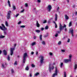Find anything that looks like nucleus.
Listing matches in <instances>:
<instances>
[{
	"mask_svg": "<svg viewBox=\"0 0 77 77\" xmlns=\"http://www.w3.org/2000/svg\"><path fill=\"white\" fill-rule=\"evenodd\" d=\"M27 56V53H24L23 54V58L26 59V57Z\"/></svg>",
	"mask_w": 77,
	"mask_h": 77,
	"instance_id": "obj_12",
	"label": "nucleus"
},
{
	"mask_svg": "<svg viewBox=\"0 0 77 77\" xmlns=\"http://www.w3.org/2000/svg\"><path fill=\"white\" fill-rule=\"evenodd\" d=\"M64 61L65 63H68L69 62H71V61L69 59L64 60Z\"/></svg>",
	"mask_w": 77,
	"mask_h": 77,
	"instance_id": "obj_10",
	"label": "nucleus"
},
{
	"mask_svg": "<svg viewBox=\"0 0 77 77\" xmlns=\"http://www.w3.org/2000/svg\"><path fill=\"white\" fill-rule=\"evenodd\" d=\"M41 43H42V44L43 45H45V42L44 41H42V42Z\"/></svg>",
	"mask_w": 77,
	"mask_h": 77,
	"instance_id": "obj_30",
	"label": "nucleus"
},
{
	"mask_svg": "<svg viewBox=\"0 0 77 77\" xmlns=\"http://www.w3.org/2000/svg\"><path fill=\"white\" fill-rule=\"evenodd\" d=\"M24 10L23 9L22 11H20V12H21V13H23V12H24Z\"/></svg>",
	"mask_w": 77,
	"mask_h": 77,
	"instance_id": "obj_49",
	"label": "nucleus"
},
{
	"mask_svg": "<svg viewBox=\"0 0 77 77\" xmlns=\"http://www.w3.org/2000/svg\"><path fill=\"white\" fill-rule=\"evenodd\" d=\"M62 66H63V63H60V67L62 68Z\"/></svg>",
	"mask_w": 77,
	"mask_h": 77,
	"instance_id": "obj_38",
	"label": "nucleus"
},
{
	"mask_svg": "<svg viewBox=\"0 0 77 77\" xmlns=\"http://www.w3.org/2000/svg\"><path fill=\"white\" fill-rule=\"evenodd\" d=\"M29 77H32V73H31L29 75Z\"/></svg>",
	"mask_w": 77,
	"mask_h": 77,
	"instance_id": "obj_44",
	"label": "nucleus"
},
{
	"mask_svg": "<svg viewBox=\"0 0 77 77\" xmlns=\"http://www.w3.org/2000/svg\"><path fill=\"white\" fill-rule=\"evenodd\" d=\"M44 28H41V30L42 31V30H44Z\"/></svg>",
	"mask_w": 77,
	"mask_h": 77,
	"instance_id": "obj_54",
	"label": "nucleus"
},
{
	"mask_svg": "<svg viewBox=\"0 0 77 77\" xmlns=\"http://www.w3.org/2000/svg\"><path fill=\"white\" fill-rule=\"evenodd\" d=\"M35 44L36 43L35 42H33L31 44V45L32 46H33V45H35Z\"/></svg>",
	"mask_w": 77,
	"mask_h": 77,
	"instance_id": "obj_25",
	"label": "nucleus"
},
{
	"mask_svg": "<svg viewBox=\"0 0 77 77\" xmlns=\"http://www.w3.org/2000/svg\"><path fill=\"white\" fill-rule=\"evenodd\" d=\"M25 70L26 71H29V66H27L25 69Z\"/></svg>",
	"mask_w": 77,
	"mask_h": 77,
	"instance_id": "obj_14",
	"label": "nucleus"
},
{
	"mask_svg": "<svg viewBox=\"0 0 77 77\" xmlns=\"http://www.w3.org/2000/svg\"><path fill=\"white\" fill-rule=\"evenodd\" d=\"M39 37H40V41H42V35H41L40 36H39Z\"/></svg>",
	"mask_w": 77,
	"mask_h": 77,
	"instance_id": "obj_31",
	"label": "nucleus"
},
{
	"mask_svg": "<svg viewBox=\"0 0 77 77\" xmlns=\"http://www.w3.org/2000/svg\"><path fill=\"white\" fill-rule=\"evenodd\" d=\"M70 77H73V76H72V75H70Z\"/></svg>",
	"mask_w": 77,
	"mask_h": 77,
	"instance_id": "obj_64",
	"label": "nucleus"
},
{
	"mask_svg": "<svg viewBox=\"0 0 77 77\" xmlns=\"http://www.w3.org/2000/svg\"><path fill=\"white\" fill-rule=\"evenodd\" d=\"M11 11H8V14L7 16V18L9 19L11 18Z\"/></svg>",
	"mask_w": 77,
	"mask_h": 77,
	"instance_id": "obj_6",
	"label": "nucleus"
},
{
	"mask_svg": "<svg viewBox=\"0 0 77 77\" xmlns=\"http://www.w3.org/2000/svg\"><path fill=\"white\" fill-rule=\"evenodd\" d=\"M72 55L70 54L69 56V60L70 61L71 60V58L72 57Z\"/></svg>",
	"mask_w": 77,
	"mask_h": 77,
	"instance_id": "obj_16",
	"label": "nucleus"
},
{
	"mask_svg": "<svg viewBox=\"0 0 77 77\" xmlns=\"http://www.w3.org/2000/svg\"><path fill=\"white\" fill-rule=\"evenodd\" d=\"M7 59L8 60H9V61L10 60V56H9V55H8V57H7Z\"/></svg>",
	"mask_w": 77,
	"mask_h": 77,
	"instance_id": "obj_32",
	"label": "nucleus"
},
{
	"mask_svg": "<svg viewBox=\"0 0 77 77\" xmlns=\"http://www.w3.org/2000/svg\"><path fill=\"white\" fill-rule=\"evenodd\" d=\"M31 66L32 68H34V67H35V65H34V64H32L31 65Z\"/></svg>",
	"mask_w": 77,
	"mask_h": 77,
	"instance_id": "obj_39",
	"label": "nucleus"
},
{
	"mask_svg": "<svg viewBox=\"0 0 77 77\" xmlns=\"http://www.w3.org/2000/svg\"><path fill=\"white\" fill-rule=\"evenodd\" d=\"M34 39H36V36H34Z\"/></svg>",
	"mask_w": 77,
	"mask_h": 77,
	"instance_id": "obj_56",
	"label": "nucleus"
},
{
	"mask_svg": "<svg viewBox=\"0 0 77 77\" xmlns=\"http://www.w3.org/2000/svg\"><path fill=\"white\" fill-rule=\"evenodd\" d=\"M21 23V21H20L19 22H18L17 24H20Z\"/></svg>",
	"mask_w": 77,
	"mask_h": 77,
	"instance_id": "obj_47",
	"label": "nucleus"
},
{
	"mask_svg": "<svg viewBox=\"0 0 77 77\" xmlns=\"http://www.w3.org/2000/svg\"><path fill=\"white\" fill-rule=\"evenodd\" d=\"M47 9L48 12H50L51 9V6L50 5H48L47 7Z\"/></svg>",
	"mask_w": 77,
	"mask_h": 77,
	"instance_id": "obj_7",
	"label": "nucleus"
},
{
	"mask_svg": "<svg viewBox=\"0 0 77 77\" xmlns=\"http://www.w3.org/2000/svg\"><path fill=\"white\" fill-rule=\"evenodd\" d=\"M36 25L37 27H40V25L38 23V21H36Z\"/></svg>",
	"mask_w": 77,
	"mask_h": 77,
	"instance_id": "obj_11",
	"label": "nucleus"
},
{
	"mask_svg": "<svg viewBox=\"0 0 77 77\" xmlns=\"http://www.w3.org/2000/svg\"><path fill=\"white\" fill-rule=\"evenodd\" d=\"M25 7H28V4L26 3L25 4Z\"/></svg>",
	"mask_w": 77,
	"mask_h": 77,
	"instance_id": "obj_42",
	"label": "nucleus"
},
{
	"mask_svg": "<svg viewBox=\"0 0 77 77\" xmlns=\"http://www.w3.org/2000/svg\"><path fill=\"white\" fill-rule=\"evenodd\" d=\"M64 77H66V72H64Z\"/></svg>",
	"mask_w": 77,
	"mask_h": 77,
	"instance_id": "obj_35",
	"label": "nucleus"
},
{
	"mask_svg": "<svg viewBox=\"0 0 77 77\" xmlns=\"http://www.w3.org/2000/svg\"><path fill=\"white\" fill-rule=\"evenodd\" d=\"M3 31H4V35H6L7 34V32H6V31H5V30H3Z\"/></svg>",
	"mask_w": 77,
	"mask_h": 77,
	"instance_id": "obj_34",
	"label": "nucleus"
},
{
	"mask_svg": "<svg viewBox=\"0 0 77 77\" xmlns=\"http://www.w3.org/2000/svg\"><path fill=\"white\" fill-rule=\"evenodd\" d=\"M5 24L6 26H7V27H8V26H9V25H8V22H7V21H5Z\"/></svg>",
	"mask_w": 77,
	"mask_h": 77,
	"instance_id": "obj_22",
	"label": "nucleus"
},
{
	"mask_svg": "<svg viewBox=\"0 0 77 77\" xmlns=\"http://www.w3.org/2000/svg\"><path fill=\"white\" fill-rule=\"evenodd\" d=\"M66 25L64 24V26H62V25H61V23H60V26L59 27V29L60 30V31H57V33H61V31H62V30H63L64 29V28L65 27V28H66Z\"/></svg>",
	"mask_w": 77,
	"mask_h": 77,
	"instance_id": "obj_1",
	"label": "nucleus"
},
{
	"mask_svg": "<svg viewBox=\"0 0 77 77\" xmlns=\"http://www.w3.org/2000/svg\"><path fill=\"white\" fill-rule=\"evenodd\" d=\"M48 33H47L46 35H45L44 36V37L45 38H47V37H48Z\"/></svg>",
	"mask_w": 77,
	"mask_h": 77,
	"instance_id": "obj_24",
	"label": "nucleus"
},
{
	"mask_svg": "<svg viewBox=\"0 0 77 77\" xmlns=\"http://www.w3.org/2000/svg\"><path fill=\"white\" fill-rule=\"evenodd\" d=\"M50 55H51H51H52V53H50Z\"/></svg>",
	"mask_w": 77,
	"mask_h": 77,
	"instance_id": "obj_60",
	"label": "nucleus"
},
{
	"mask_svg": "<svg viewBox=\"0 0 77 77\" xmlns=\"http://www.w3.org/2000/svg\"><path fill=\"white\" fill-rule=\"evenodd\" d=\"M77 65L76 64H75V65L74 69H75V70L76 69H77Z\"/></svg>",
	"mask_w": 77,
	"mask_h": 77,
	"instance_id": "obj_23",
	"label": "nucleus"
},
{
	"mask_svg": "<svg viewBox=\"0 0 77 77\" xmlns=\"http://www.w3.org/2000/svg\"><path fill=\"white\" fill-rule=\"evenodd\" d=\"M14 65H17V62L15 61L14 63Z\"/></svg>",
	"mask_w": 77,
	"mask_h": 77,
	"instance_id": "obj_37",
	"label": "nucleus"
},
{
	"mask_svg": "<svg viewBox=\"0 0 77 77\" xmlns=\"http://www.w3.org/2000/svg\"><path fill=\"white\" fill-rule=\"evenodd\" d=\"M16 45H17V44H14V48H11L10 54H11V56H12V55H13V53H14L13 51H14V50H15V47H16Z\"/></svg>",
	"mask_w": 77,
	"mask_h": 77,
	"instance_id": "obj_3",
	"label": "nucleus"
},
{
	"mask_svg": "<svg viewBox=\"0 0 77 77\" xmlns=\"http://www.w3.org/2000/svg\"><path fill=\"white\" fill-rule=\"evenodd\" d=\"M64 30H65V31L66 32V30H67V29H66V28H65L64 29Z\"/></svg>",
	"mask_w": 77,
	"mask_h": 77,
	"instance_id": "obj_55",
	"label": "nucleus"
},
{
	"mask_svg": "<svg viewBox=\"0 0 77 77\" xmlns=\"http://www.w3.org/2000/svg\"><path fill=\"white\" fill-rule=\"evenodd\" d=\"M70 41V39L69 38H68L67 41V42H69Z\"/></svg>",
	"mask_w": 77,
	"mask_h": 77,
	"instance_id": "obj_46",
	"label": "nucleus"
},
{
	"mask_svg": "<svg viewBox=\"0 0 77 77\" xmlns=\"http://www.w3.org/2000/svg\"><path fill=\"white\" fill-rule=\"evenodd\" d=\"M20 28H25V27H26V26L24 25H22L20 26Z\"/></svg>",
	"mask_w": 77,
	"mask_h": 77,
	"instance_id": "obj_27",
	"label": "nucleus"
},
{
	"mask_svg": "<svg viewBox=\"0 0 77 77\" xmlns=\"http://www.w3.org/2000/svg\"><path fill=\"white\" fill-rule=\"evenodd\" d=\"M37 2L38 3H40L41 2V0H37Z\"/></svg>",
	"mask_w": 77,
	"mask_h": 77,
	"instance_id": "obj_52",
	"label": "nucleus"
},
{
	"mask_svg": "<svg viewBox=\"0 0 77 77\" xmlns=\"http://www.w3.org/2000/svg\"><path fill=\"white\" fill-rule=\"evenodd\" d=\"M39 73L38 72L36 73L35 74V76H38V75H39Z\"/></svg>",
	"mask_w": 77,
	"mask_h": 77,
	"instance_id": "obj_29",
	"label": "nucleus"
},
{
	"mask_svg": "<svg viewBox=\"0 0 77 77\" xmlns=\"http://www.w3.org/2000/svg\"><path fill=\"white\" fill-rule=\"evenodd\" d=\"M67 3H69V0H66Z\"/></svg>",
	"mask_w": 77,
	"mask_h": 77,
	"instance_id": "obj_63",
	"label": "nucleus"
},
{
	"mask_svg": "<svg viewBox=\"0 0 77 77\" xmlns=\"http://www.w3.org/2000/svg\"><path fill=\"white\" fill-rule=\"evenodd\" d=\"M61 51H62V52H65V50H61Z\"/></svg>",
	"mask_w": 77,
	"mask_h": 77,
	"instance_id": "obj_58",
	"label": "nucleus"
},
{
	"mask_svg": "<svg viewBox=\"0 0 77 77\" xmlns=\"http://www.w3.org/2000/svg\"><path fill=\"white\" fill-rule=\"evenodd\" d=\"M2 52V51H1V50H0V54H1Z\"/></svg>",
	"mask_w": 77,
	"mask_h": 77,
	"instance_id": "obj_59",
	"label": "nucleus"
},
{
	"mask_svg": "<svg viewBox=\"0 0 77 77\" xmlns=\"http://www.w3.org/2000/svg\"><path fill=\"white\" fill-rule=\"evenodd\" d=\"M55 24V28H57V24Z\"/></svg>",
	"mask_w": 77,
	"mask_h": 77,
	"instance_id": "obj_50",
	"label": "nucleus"
},
{
	"mask_svg": "<svg viewBox=\"0 0 77 77\" xmlns=\"http://www.w3.org/2000/svg\"><path fill=\"white\" fill-rule=\"evenodd\" d=\"M55 21H56L57 20V14H55Z\"/></svg>",
	"mask_w": 77,
	"mask_h": 77,
	"instance_id": "obj_15",
	"label": "nucleus"
},
{
	"mask_svg": "<svg viewBox=\"0 0 77 77\" xmlns=\"http://www.w3.org/2000/svg\"><path fill=\"white\" fill-rule=\"evenodd\" d=\"M26 58H23V60L22 61V63H25V62H26Z\"/></svg>",
	"mask_w": 77,
	"mask_h": 77,
	"instance_id": "obj_17",
	"label": "nucleus"
},
{
	"mask_svg": "<svg viewBox=\"0 0 77 77\" xmlns=\"http://www.w3.org/2000/svg\"><path fill=\"white\" fill-rule=\"evenodd\" d=\"M75 15H77V12H75Z\"/></svg>",
	"mask_w": 77,
	"mask_h": 77,
	"instance_id": "obj_62",
	"label": "nucleus"
},
{
	"mask_svg": "<svg viewBox=\"0 0 77 77\" xmlns=\"http://www.w3.org/2000/svg\"><path fill=\"white\" fill-rule=\"evenodd\" d=\"M5 36L1 35L0 36V38H5Z\"/></svg>",
	"mask_w": 77,
	"mask_h": 77,
	"instance_id": "obj_28",
	"label": "nucleus"
},
{
	"mask_svg": "<svg viewBox=\"0 0 77 77\" xmlns=\"http://www.w3.org/2000/svg\"><path fill=\"white\" fill-rule=\"evenodd\" d=\"M57 11H59V7H58L57 8Z\"/></svg>",
	"mask_w": 77,
	"mask_h": 77,
	"instance_id": "obj_51",
	"label": "nucleus"
},
{
	"mask_svg": "<svg viewBox=\"0 0 77 77\" xmlns=\"http://www.w3.org/2000/svg\"><path fill=\"white\" fill-rule=\"evenodd\" d=\"M58 71V70H57V68L56 67L55 73H54L53 75H52V77H55L56 75H57V72Z\"/></svg>",
	"mask_w": 77,
	"mask_h": 77,
	"instance_id": "obj_5",
	"label": "nucleus"
},
{
	"mask_svg": "<svg viewBox=\"0 0 77 77\" xmlns=\"http://www.w3.org/2000/svg\"><path fill=\"white\" fill-rule=\"evenodd\" d=\"M48 29V26H47L45 27V29L46 30H47V29Z\"/></svg>",
	"mask_w": 77,
	"mask_h": 77,
	"instance_id": "obj_36",
	"label": "nucleus"
},
{
	"mask_svg": "<svg viewBox=\"0 0 77 77\" xmlns=\"http://www.w3.org/2000/svg\"><path fill=\"white\" fill-rule=\"evenodd\" d=\"M53 23H54V24H56V22H55V21H54L53 22Z\"/></svg>",
	"mask_w": 77,
	"mask_h": 77,
	"instance_id": "obj_61",
	"label": "nucleus"
},
{
	"mask_svg": "<svg viewBox=\"0 0 77 77\" xmlns=\"http://www.w3.org/2000/svg\"><path fill=\"white\" fill-rule=\"evenodd\" d=\"M50 22H51V21L50 20H49L48 21V24H50Z\"/></svg>",
	"mask_w": 77,
	"mask_h": 77,
	"instance_id": "obj_53",
	"label": "nucleus"
},
{
	"mask_svg": "<svg viewBox=\"0 0 77 77\" xmlns=\"http://www.w3.org/2000/svg\"><path fill=\"white\" fill-rule=\"evenodd\" d=\"M65 16L66 18V19L68 20V16H67L66 14L65 15Z\"/></svg>",
	"mask_w": 77,
	"mask_h": 77,
	"instance_id": "obj_21",
	"label": "nucleus"
},
{
	"mask_svg": "<svg viewBox=\"0 0 77 77\" xmlns=\"http://www.w3.org/2000/svg\"><path fill=\"white\" fill-rule=\"evenodd\" d=\"M11 73H12V74H13V73H14V70H13V69H11Z\"/></svg>",
	"mask_w": 77,
	"mask_h": 77,
	"instance_id": "obj_33",
	"label": "nucleus"
},
{
	"mask_svg": "<svg viewBox=\"0 0 77 77\" xmlns=\"http://www.w3.org/2000/svg\"><path fill=\"white\" fill-rule=\"evenodd\" d=\"M58 45H60V44H61V42H60V41L58 43Z\"/></svg>",
	"mask_w": 77,
	"mask_h": 77,
	"instance_id": "obj_41",
	"label": "nucleus"
},
{
	"mask_svg": "<svg viewBox=\"0 0 77 77\" xmlns=\"http://www.w3.org/2000/svg\"><path fill=\"white\" fill-rule=\"evenodd\" d=\"M40 66H41L43 63V62H44V57L43 56H40Z\"/></svg>",
	"mask_w": 77,
	"mask_h": 77,
	"instance_id": "obj_2",
	"label": "nucleus"
},
{
	"mask_svg": "<svg viewBox=\"0 0 77 77\" xmlns=\"http://www.w3.org/2000/svg\"><path fill=\"white\" fill-rule=\"evenodd\" d=\"M18 15H19V14H16V15L15 17L16 18H17V17H18Z\"/></svg>",
	"mask_w": 77,
	"mask_h": 77,
	"instance_id": "obj_45",
	"label": "nucleus"
},
{
	"mask_svg": "<svg viewBox=\"0 0 77 77\" xmlns=\"http://www.w3.org/2000/svg\"><path fill=\"white\" fill-rule=\"evenodd\" d=\"M55 36L56 37H57V36H58V34L57 33L55 35Z\"/></svg>",
	"mask_w": 77,
	"mask_h": 77,
	"instance_id": "obj_48",
	"label": "nucleus"
},
{
	"mask_svg": "<svg viewBox=\"0 0 77 77\" xmlns=\"http://www.w3.org/2000/svg\"><path fill=\"white\" fill-rule=\"evenodd\" d=\"M3 53L4 55H6L7 54V52L5 50H3Z\"/></svg>",
	"mask_w": 77,
	"mask_h": 77,
	"instance_id": "obj_13",
	"label": "nucleus"
},
{
	"mask_svg": "<svg viewBox=\"0 0 77 77\" xmlns=\"http://www.w3.org/2000/svg\"><path fill=\"white\" fill-rule=\"evenodd\" d=\"M2 27L0 26V29L2 30H7V28H6L5 26L3 24H2Z\"/></svg>",
	"mask_w": 77,
	"mask_h": 77,
	"instance_id": "obj_4",
	"label": "nucleus"
},
{
	"mask_svg": "<svg viewBox=\"0 0 77 77\" xmlns=\"http://www.w3.org/2000/svg\"><path fill=\"white\" fill-rule=\"evenodd\" d=\"M7 2H8V4L9 6V7H11V4H10V1H9V0H8V1Z\"/></svg>",
	"mask_w": 77,
	"mask_h": 77,
	"instance_id": "obj_18",
	"label": "nucleus"
},
{
	"mask_svg": "<svg viewBox=\"0 0 77 77\" xmlns=\"http://www.w3.org/2000/svg\"><path fill=\"white\" fill-rule=\"evenodd\" d=\"M51 66V65L50 64L49 65V72H51V70H53V69H54V66H52V67L51 68V67L50 66Z\"/></svg>",
	"mask_w": 77,
	"mask_h": 77,
	"instance_id": "obj_9",
	"label": "nucleus"
},
{
	"mask_svg": "<svg viewBox=\"0 0 77 77\" xmlns=\"http://www.w3.org/2000/svg\"><path fill=\"white\" fill-rule=\"evenodd\" d=\"M35 31L36 32V33H40L41 32V31H40V30H36Z\"/></svg>",
	"mask_w": 77,
	"mask_h": 77,
	"instance_id": "obj_26",
	"label": "nucleus"
},
{
	"mask_svg": "<svg viewBox=\"0 0 77 77\" xmlns=\"http://www.w3.org/2000/svg\"><path fill=\"white\" fill-rule=\"evenodd\" d=\"M12 8H13L14 11V10H15V9H16V7H15V6H14V5H13Z\"/></svg>",
	"mask_w": 77,
	"mask_h": 77,
	"instance_id": "obj_20",
	"label": "nucleus"
},
{
	"mask_svg": "<svg viewBox=\"0 0 77 77\" xmlns=\"http://www.w3.org/2000/svg\"><path fill=\"white\" fill-rule=\"evenodd\" d=\"M34 54V52H32L31 54Z\"/></svg>",
	"mask_w": 77,
	"mask_h": 77,
	"instance_id": "obj_57",
	"label": "nucleus"
},
{
	"mask_svg": "<svg viewBox=\"0 0 77 77\" xmlns=\"http://www.w3.org/2000/svg\"><path fill=\"white\" fill-rule=\"evenodd\" d=\"M70 33L71 34L73 33V29H72L70 30Z\"/></svg>",
	"mask_w": 77,
	"mask_h": 77,
	"instance_id": "obj_40",
	"label": "nucleus"
},
{
	"mask_svg": "<svg viewBox=\"0 0 77 77\" xmlns=\"http://www.w3.org/2000/svg\"><path fill=\"white\" fill-rule=\"evenodd\" d=\"M7 66V64L6 63H4L3 64H2V68H5Z\"/></svg>",
	"mask_w": 77,
	"mask_h": 77,
	"instance_id": "obj_8",
	"label": "nucleus"
},
{
	"mask_svg": "<svg viewBox=\"0 0 77 77\" xmlns=\"http://www.w3.org/2000/svg\"><path fill=\"white\" fill-rule=\"evenodd\" d=\"M71 26H72V22H70L69 24V27H71Z\"/></svg>",
	"mask_w": 77,
	"mask_h": 77,
	"instance_id": "obj_19",
	"label": "nucleus"
},
{
	"mask_svg": "<svg viewBox=\"0 0 77 77\" xmlns=\"http://www.w3.org/2000/svg\"><path fill=\"white\" fill-rule=\"evenodd\" d=\"M47 23V20H44L43 22V23H44V24H45V23Z\"/></svg>",
	"mask_w": 77,
	"mask_h": 77,
	"instance_id": "obj_43",
	"label": "nucleus"
}]
</instances>
